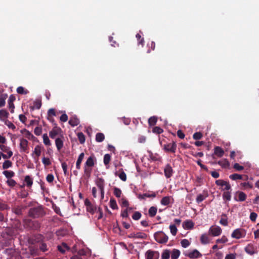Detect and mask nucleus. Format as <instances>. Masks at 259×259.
Returning a JSON list of instances; mask_svg holds the SVG:
<instances>
[{"label": "nucleus", "instance_id": "obj_1", "mask_svg": "<svg viewBox=\"0 0 259 259\" xmlns=\"http://www.w3.org/2000/svg\"><path fill=\"white\" fill-rule=\"evenodd\" d=\"M155 240L159 243L164 244L168 241V236L162 231H158L154 234Z\"/></svg>", "mask_w": 259, "mask_h": 259}, {"label": "nucleus", "instance_id": "obj_2", "mask_svg": "<svg viewBox=\"0 0 259 259\" xmlns=\"http://www.w3.org/2000/svg\"><path fill=\"white\" fill-rule=\"evenodd\" d=\"M96 184L100 190L102 199L104 197L105 181L102 178H98L96 180Z\"/></svg>", "mask_w": 259, "mask_h": 259}, {"label": "nucleus", "instance_id": "obj_3", "mask_svg": "<svg viewBox=\"0 0 259 259\" xmlns=\"http://www.w3.org/2000/svg\"><path fill=\"white\" fill-rule=\"evenodd\" d=\"M177 144L175 142L164 144L163 149L165 152L175 153L177 149Z\"/></svg>", "mask_w": 259, "mask_h": 259}, {"label": "nucleus", "instance_id": "obj_4", "mask_svg": "<svg viewBox=\"0 0 259 259\" xmlns=\"http://www.w3.org/2000/svg\"><path fill=\"white\" fill-rule=\"evenodd\" d=\"M245 235L246 231L245 230L243 229H237L233 232L231 236L232 238L240 239L244 237Z\"/></svg>", "mask_w": 259, "mask_h": 259}, {"label": "nucleus", "instance_id": "obj_5", "mask_svg": "<svg viewBox=\"0 0 259 259\" xmlns=\"http://www.w3.org/2000/svg\"><path fill=\"white\" fill-rule=\"evenodd\" d=\"M215 184L221 186L223 190L228 191L231 189V186L229 182L223 180H218L215 181Z\"/></svg>", "mask_w": 259, "mask_h": 259}, {"label": "nucleus", "instance_id": "obj_6", "mask_svg": "<svg viewBox=\"0 0 259 259\" xmlns=\"http://www.w3.org/2000/svg\"><path fill=\"white\" fill-rule=\"evenodd\" d=\"M159 256L157 251L148 250L145 253L146 259H158Z\"/></svg>", "mask_w": 259, "mask_h": 259}, {"label": "nucleus", "instance_id": "obj_7", "mask_svg": "<svg viewBox=\"0 0 259 259\" xmlns=\"http://www.w3.org/2000/svg\"><path fill=\"white\" fill-rule=\"evenodd\" d=\"M28 141L22 138L20 139V151L28 153Z\"/></svg>", "mask_w": 259, "mask_h": 259}, {"label": "nucleus", "instance_id": "obj_8", "mask_svg": "<svg viewBox=\"0 0 259 259\" xmlns=\"http://www.w3.org/2000/svg\"><path fill=\"white\" fill-rule=\"evenodd\" d=\"M174 170L170 164H167L164 168V176L166 178H170L174 174Z\"/></svg>", "mask_w": 259, "mask_h": 259}, {"label": "nucleus", "instance_id": "obj_9", "mask_svg": "<svg viewBox=\"0 0 259 259\" xmlns=\"http://www.w3.org/2000/svg\"><path fill=\"white\" fill-rule=\"evenodd\" d=\"M222 232L221 228L219 226H211L209 230V234L213 236H218L221 234Z\"/></svg>", "mask_w": 259, "mask_h": 259}, {"label": "nucleus", "instance_id": "obj_10", "mask_svg": "<svg viewBox=\"0 0 259 259\" xmlns=\"http://www.w3.org/2000/svg\"><path fill=\"white\" fill-rule=\"evenodd\" d=\"M185 255L190 258H197L202 256V254L197 249H194L189 253H185Z\"/></svg>", "mask_w": 259, "mask_h": 259}, {"label": "nucleus", "instance_id": "obj_11", "mask_svg": "<svg viewBox=\"0 0 259 259\" xmlns=\"http://www.w3.org/2000/svg\"><path fill=\"white\" fill-rule=\"evenodd\" d=\"M208 196V191L207 190L203 191L202 193L199 194L197 195L196 200L198 203L203 201Z\"/></svg>", "mask_w": 259, "mask_h": 259}, {"label": "nucleus", "instance_id": "obj_12", "mask_svg": "<svg viewBox=\"0 0 259 259\" xmlns=\"http://www.w3.org/2000/svg\"><path fill=\"white\" fill-rule=\"evenodd\" d=\"M16 100L15 97L11 95L9 98L8 100V105H9V108L10 110L11 113H13L14 112V108L15 106L13 103L14 101Z\"/></svg>", "mask_w": 259, "mask_h": 259}, {"label": "nucleus", "instance_id": "obj_13", "mask_svg": "<svg viewBox=\"0 0 259 259\" xmlns=\"http://www.w3.org/2000/svg\"><path fill=\"white\" fill-rule=\"evenodd\" d=\"M246 198V194L243 192L240 191H238L236 193L235 196V199L237 201H244Z\"/></svg>", "mask_w": 259, "mask_h": 259}, {"label": "nucleus", "instance_id": "obj_14", "mask_svg": "<svg viewBox=\"0 0 259 259\" xmlns=\"http://www.w3.org/2000/svg\"><path fill=\"white\" fill-rule=\"evenodd\" d=\"M57 248L58 250L62 253H64L66 250H70V248L65 242H63L61 244L58 245Z\"/></svg>", "mask_w": 259, "mask_h": 259}, {"label": "nucleus", "instance_id": "obj_15", "mask_svg": "<svg viewBox=\"0 0 259 259\" xmlns=\"http://www.w3.org/2000/svg\"><path fill=\"white\" fill-rule=\"evenodd\" d=\"M61 131L60 127H55L49 132V136L51 139H55L56 137L59 134V132Z\"/></svg>", "mask_w": 259, "mask_h": 259}, {"label": "nucleus", "instance_id": "obj_16", "mask_svg": "<svg viewBox=\"0 0 259 259\" xmlns=\"http://www.w3.org/2000/svg\"><path fill=\"white\" fill-rule=\"evenodd\" d=\"M69 124L72 126L74 127L77 126L79 123V120L76 116H72L69 120Z\"/></svg>", "mask_w": 259, "mask_h": 259}, {"label": "nucleus", "instance_id": "obj_17", "mask_svg": "<svg viewBox=\"0 0 259 259\" xmlns=\"http://www.w3.org/2000/svg\"><path fill=\"white\" fill-rule=\"evenodd\" d=\"M194 224L191 220H187L183 222V226L187 230L192 229L194 227Z\"/></svg>", "mask_w": 259, "mask_h": 259}, {"label": "nucleus", "instance_id": "obj_18", "mask_svg": "<svg viewBox=\"0 0 259 259\" xmlns=\"http://www.w3.org/2000/svg\"><path fill=\"white\" fill-rule=\"evenodd\" d=\"M9 115V113L6 110H0V120L5 122L6 120H7Z\"/></svg>", "mask_w": 259, "mask_h": 259}, {"label": "nucleus", "instance_id": "obj_19", "mask_svg": "<svg viewBox=\"0 0 259 259\" xmlns=\"http://www.w3.org/2000/svg\"><path fill=\"white\" fill-rule=\"evenodd\" d=\"M214 153L218 157H221L224 154V151L221 147L217 146L214 148Z\"/></svg>", "mask_w": 259, "mask_h": 259}, {"label": "nucleus", "instance_id": "obj_20", "mask_svg": "<svg viewBox=\"0 0 259 259\" xmlns=\"http://www.w3.org/2000/svg\"><path fill=\"white\" fill-rule=\"evenodd\" d=\"M156 197V194L154 192H150V193H144L143 194H139L138 195V198L140 199H145V198L148 197Z\"/></svg>", "mask_w": 259, "mask_h": 259}, {"label": "nucleus", "instance_id": "obj_21", "mask_svg": "<svg viewBox=\"0 0 259 259\" xmlns=\"http://www.w3.org/2000/svg\"><path fill=\"white\" fill-rule=\"evenodd\" d=\"M55 144L58 151H60L63 147V141L60 138H57L55 140Z\"/></svg>", "mask_w": 259, "mask_h": 259}, {"label": "nucleus", "instance_id": "obj_22", "mask_svg": "<svg viewBox=\"0 0 259 259\" xmlns=\"http://www.w3.org/2000/svg\"><path fill=\"white\" fill-rule=\"evenodd\" d=\"M95 164V161H94V156H90L87 160L84 166H86L87 167H93Z\"/></svg>", "mask_w": 259, "mask_h": 259}, {"label": "nucleus", "instance_id": "obj_23", "mask_svg": "<svg viewBox=\"0 0 259 259\" xmlns=\"http://www.w3.org/2000/svg\"><path fill=\"white\" fill-rule=\"evenodd\" d=\"M43 149V147H42L40 145H36L34 148V150L32 153V156L35 154L37 157H38L41 153V150Z\"/></svg>", "mask_w": 259, "mask_h": 259}, {"label": "nucleus", "instance_id": "obj_24", "mask_svg": "<svg viewBox=\"0 0 259 259\" xmlns=\"http://www.w3.org/2000/svg\"><path fill=\"white\" fill-rule=\"evenodd\" d=\"M84 153H81L79 154V155L77 158V161L76 163V167L77 169H80V164H81V162L84 158Z\"/></svg>", "mask_w": 259, "mask_h": 259}, {"label": "nucleus", "instance_id": "obj_25", "mask_svg": "<svg viewBox=\"0 0 259 259\" xmlns=\"http://www.w3.org/2000/svg\"><path fill=\"white\" fill-rule=\"evenodd\" d=\"M21 133L24 134L25 136L29 140H32L34 138V136L26 129H23L21 131Z\"/></svg>", "mask_w": 259, "mask_h": 259}, {"label": "nucleus", "instance_id": "obj_26", "mask_svg": "<svg viewBox=\"0 0 259 259\" xmlns=\"http://www.w3.org/2000/svg\"><path fill=\"white\" fill-rule=\"evenodd\" d=\"M218 163L223 168H227L230 165L229 162L227 159H223L218 162Z\"/></svg>", "mask_w": 259, "mask_h": 259}, {"label": "nucleus", "instance_id": "obj_27", "mask_svg": "<svg viewBox=\"0 0 259 259\" xmlns=\"http://www.w3.org/2000/svg\"><path fill=\"white\" fill-rule=\"evenodd\" d=\"M24 182L26 183V186L30 188L33 184V179L29 176H26L24 179Z\"/></svg>", "mask_w": 259, "mask_h": 259}, {"label": "nucleus", "instance_id": "obj_28", "mask_svg": "<svg viewBox=\"0 0 259 259\" xmlns=\"http://www.w3.org/2000/svg\"><path fill=\"white\" fill-rule=\"evenodd\" d=\"M40 212H44V211H28L29 215L33 218H38L40 215L42 216L45 214V213H42L40 214Z\"/></svg>", "mask_w": 259, "mask_h": 259}, {"label": "nucleus", "instance_id": "obj_29", "mask_svg": "<svg viewBox=\"0 0 259 259\" xmlns=\"http://www.w3.org/2000/svg\"><path fill=\"white\" fill-rule=\"evenodd\" d=\"M220 223L224 226H226L228 225V218L225 214H223L221 215V219L220 221Z\"/></svg>", "mask_w": 259, "mask_h": 259}, {"label": "nucleus", "instance_id": "obj_30", "mask_svg": "<svg viewBox=\"0 0 259 259\" xmlns=\"http://www.w3.org/2000/svg\"><path fill=\"white\" fill-rule=\"evenodd\" d=\"M180 255V251L177 249L172 250L171 259H178Z\"/></svg>", "mask_w": 259, "mask_h": 259}, {"label": "nucleus", "instance_id": "obj_31", "mask_svg": "<svg viewBox=\"0 0 259 259\" xmlns=\"http://www.w3.org/2000/svg\"><path fill=\"white\" fill-rule=\"evenodd\" d=\"M4 175L8 179H11L15 176V173L12 170H5L3 172Z\"/></svg>", "mask_w": 259, "mask_h": 259}, {"label": "nucleus", "instance_id": "obj_32", "mask_svg": "<svg viewBox=\"0 0 259 259\" xmlns=\"http://www.w3.org/2000/svg\"><path fill=\"white\" fill-rule=\"evenodd\" d=\"M41 238L42 236L40 235H38L36 236H34V238H30L29 239V242L31 244H34L41 240Z\"/></svg>", "mask_w": 259, "mask_h": 259}, {"label": "nucleus", "instance_id": "obj_33", "mask_svg": "<svg viewBox=\"0 0 259 259\" xmlns=\"http://www.w3.org/2000/svg\"><path fill=\"white\" fill-rule=\"evenodd\" d=\"M105 139L104 135L101 133H98L96 135V141L97 142H102Z\"/></svg>", "mask_w": 259, "mask_h": 259}, {"label": "nucleus", "instance_id": "obj_34", "mask_svg": "<svg viewBox=\"0 0 259 259\" xmlns=\"http://www.w3.org/2000/svg\"><path fill=\"white\" fill-rule=\"evenodd\" d=\"M157 121V117L156 116H151L148 119V124L150 126H153L156 124Z\"/></svg>", "mask_w": 259, "mask_h": 259}, {"label": "nucleus", "instance_id": "obj_35", "mask_svg": "<svg viewBox=\"0 0 259 259\" xmlns=\"http://www.w3.org/2000/svg\"><path fill=\"white\" fill-rule=\"evenodd\" d=\"M93 215V217L97 218V220H99L103 217L102 211H90Z\"/></svg>", "mask_w": 259, "mask_h": 259}, {"label": "nucleus", "instance_id": "obj_36", "mask_svg": "<svg viewBox=\"0 0 259 259\" xmlns=\"http://www.w3.org/2000/svg\"><path fill=\"white\" fill-rule=\"evenodd\" d=\"M245 251L250 255H253L255 253L254 248L252 245H248L245 248Z\"/></svg>", "mask_w": 259, "mask_h": 259}, {"label": "nucleus", "instance_id": "obj_37", "mask_svg": "<svg viewBox=\"0 0 259 259\" xmlns=\"http://www.w3.org/2000/svg\"><path fill=\"white\" fill-rule=\"evenodd\" d=\"M240 186L243 189H250L252 188V185L249 182L241 183Z\"/></svg>", "mask_w": 259, "mask_h": 259}, {"label": "nucleus", "instance_id": "obj_38", "mask_svg": "<svg viewBox=\"0 0 259 259\" xmlns=\"http://www.w3.org/2000/svg\"><path fill=\"white\" fill-rule=\"evenodd\" d=\"M7 98V95L2 94L0 96V108L5 105V100Z\"/></svg>", "mask_w": 259, "mask_h": 259}, {"label": "nucleus", "instance_id": "obj_39", "mask_svg": "<svg viewBox=\"0 0 259 259\" xmlns=\"http://www.w3.org/2000/svg\"><path fill=\"white\" fill-rule=\"evenodd\" d=\"M12 162L9 160H7L4 161L3 164V168L4 169H8L12 166Z\"/></svg>", "mask_w": 259, "mask_h": 259}, {"label": "nucleus", "instance_id": "obj_40", "mask_svg": "<svg viewBox=\"0 0 259 259\" xmlns=\"http://www.w3.org/2000/svg\"><path fill=\"white\" fill-rule=\"evenodd\" d=\"M17 92L19 94L26 95L29 92L27 90H25L23 87H19L17 89Z\"/></svg>", "mask_w": 259, "mask_h": 259}, {"label": "nucleus", "instance_id": "obj_41", "mask_svg": "<svg viewBox=\"0 0 259 259\" xmlns=\"http://www.w3.org/2000/svg\"><path fill=\"white\" fill-rule=\"evenodd\" d=\"M43 142L45 145L46 146H50L51 143L49 140V138L47 134H44L42 136Z\"/></svg>", "mask_w": 259, "mask_h": 259}, {"label": "nucleus", "instance_id": "obj_42", "mask_svg": "<svg viewBox=\"0 0 259 259\" xmlns=\"http://www.w3.org/2000/svg\"><path fill=\"white\" fill-rule=\"evenodd\" d=\"M229 178L232 180L235 181L237 180H241L242 179V176L238 174H233L229 176Z\"/></svg>", "mask_w": 259, "mask_h": 259}, {"label": "nucleus", "instance_id": "obj_43", "mask_svg": "<svg viewBox=\"0 0 259 259\" xmlns=\"http://www.w3.org/2000/svg\"><path fill=\"white\" fill-rule=\"evenodd\" d=\"M170 257V252L168 249L164 250L161 254V259H169Z\"/></svg>", "mask_w": 259, "mask_h": 259}, {"label": "nucleus", "instance_id": "obj_44", "mask_svg": "<svg viewBox=\"0 0 259 259\" xmlns=\"http://www.w3.org/2000/svg\"><path fill=\"white\" fill-rule=\"evenodd\" d=\"M77 137L80 144H83L85 142V138L84 134L79 132L77 134Z\"/></svg>", "mask_w": 259, "mask_h": 259}, {"label": "nucleus", "instance_id": "obj_45", "mask_svg": "<svg viewBox=\"0 0 259 259\" xmlns=\"http://www.w3.org/2000/svg\"><path fill=\"white\" fill-rule=\"evenodd\" d=\"M200 241L202 244H206L209 242L208 238L205 234H202L200 237Z\"/></svg>", "mask_w": 259, "mask_h": 259}, {"label": "nucleus", "instance_id": "obj_46", "mask_svg": "<svg viewBox=\"0 0 259 259\" xmlns=\"http://www.w3.org/2000/svg\"><path fill=\"white\" fill-rule=\"evenodd\" d=\"M92 172V168L84 166V172L87 178H90Z\"/></svg>", "mask_w": 259, "mask_h": 259}, {"label": "nucleus", "instance_id": "obj_47", "mask_svg": "<svg viewBox=\"0 0 259 259\" xmlns=\"http://www.w3.org/2000/svg\"><path fill=\"white\" fill-rule=\"evenodd\" d=\"M110 206L112 209H116L118 208L117 205L115 200L112 198L110 199Z\"/></svg>", "mask_w": 259, "mask_h": 259}, {"label": "nucleus", "instance_id": "obj_48", "mask_svg": "<svg viewBox=\"0 0 259 259\" xmlns=\"http://www.w3.org/2000/svg\"><path fill=\"white\" fill-rule=\"evenodd\" d=\"M104 163L105 165H107L110 160H111V156L109 154H106L104 156Z\"/></svg>", "mask_w": 259, "mask_h": 259}, {"label": "nucleus", "instance_id": "obj_49", "mask_svg": "<svg viewBox=\"0 0 259 259\" xmlns=\"http://www.w3.org/2000/svg\"><path fill=\"white\" fill-rule=\"evenodd\" d=\"M114 195L117 198H120L122 194L121 190L117 187L114 188Z\"/></svg>", "mask_w": 259, "mask_h": 259}, {"label": "nucleus", "instance_id": "obj_50", "mask_svg": "<svg viewBox=\"0 0 259 259\" xmlns=\"http://www.w3.org/2000/svg\"><path fill=\"white\" fill-rule=\"evenodd\" d=\"M170 202V198L169 197L166 196L164 197L161 200V203L164 205H168Z\"/></svg>", "mask_w": 259, "mask_h": 259}, {"label": "nucleus", "instance_id": "obj_51", "mask_svg": "<svg viewBox=\"0 0 259 259\" xmlns=\"http://www.w3.org/2000/svg\"><path fill=\"white\" fill-rule=\"evenodd\" d=\"M203 137V135L201 132H196L193 135V138L194 140H198L201 139Z\"/></svg>", "mask_w": 259, "mask_h": 259}, {"label": "nucleus", "instance_id": "obj_52", "mask_svg": "<svg viewBox=\"0 0 259 259\" xmlns=\"http://www.w3.org/2000/svg\"><path fill=\"white\" fill-rule=\"evenodd\" d=\"M152 132L153 133L156 134H160L163 132V130L159 126H155L154 127H153Z\"/></svg>", "mask_w": 259, "mask_h": 259}, {"label": "nucleus", "instance_id": "obj_53", "mask_svg": "<svg viewBox=\"0 0 259 259\" xmlns=\"http://www.w3.org/2000/svg\"><path fill=\"white\" fill-rule=\"evenodd\" d=\"M150 158L153 160V161H159L160 160V157L158 154H153L152 153H151L150 155Z\"/></svg>", "mask_w": 259, "mask_h": 259}, {"label": "nucleus", "instance_id": "obj_54", "mask_svg": "<svg viewBox=\"0 0 259 259\" xmlns=\"http://www.w3.org/2000/svg\"><path fill=\"white\" fill-rule=\"evenodd\" d=\"M1 154L4 159H7L10 158L13 155V152L12 151H8L7 154H5L2 152H1Z\"/></svg>", "mask_w": 259, "mask_h": 259}, {"label": "nucleus", "instance_id": "obj_55", "mask_svg": "<svg viewBox=\"0 0 259 259\" xmlns=\"http://www.w3.org/2000/svg\"><path fill=\"white\" fill-rule=\"evenodd\" d=\"M5 124L7 125L10 128H11L14 130L16 128V126L10 121L9 120H6L5 121Z\"/></svg>", "mask_w": 259, "mask_h": 259}, {"label": "nucleus", "instance_id": "obj_56", "mask_svg": "<svg viewBox=\"0 0 259 259\" xmlns=\"http://www.w3.org/2000/svg\"><path fill=\"white\" fill-rule=\"evenodd\" d=\"M147 237V235L142 232H138L136 233V238H141V239H146Z\"/></svg>", "mask_w": 259, "mask_h": 259}, {"label": "nucleus", "instance_id": "obj_57", "mask_svg": "<svg viewBox=\"0 0 259 259\" xmlns=\"http://www.w3.org/2000/svg\"><path fill=\"white\" fill-rule=\"evenodd\" d=\"M181 245L184 248H186L190 244V242L186 239H183L181 241Z\"/></svg>", "mask_w": 259, "mask_h": 259}, {"label": "nucleus", "instance_id": "obj_58", "mask_svg": "<svg viewBox=\"0 0 259 259\" xmlns=\"http://www.w3.org/2000/svg\"><path fill=\"white\" fill-rule=\"evenodd\" d=\"M169 229L170 230V233L172 235L175 236L177 232V228L175 225H171L169 226Z\"/></svg>", "mask_w": 259, "mask_h": 259}, {"label": "nucleus", "instance_id": "obj_59", "mask_svg": "<svg viewBox=\"0 0 259 259\" xmlns=\"http://www.w3.org/2000/svg\"><path fill=\"white\" fill-rule=\"evenodd\" d=\"M42 163L45 166H49L51 164V162L49 158H47V157H43V158L42 159Z\"/></svg>", "mask_w": 259, "mask_h": 259}, {"label": "nucleus", "instance_id": "obj_60", "mask_svg": "<svg viewBox=\"0 0 259 259\" xmlns=\"http://www.w3.org/2000/svg\"><path fill=\"white\" fill-rule=\"evenodd\" d=\"M56 116L55 110L53 108L50 109L48 111V116L53 117Z\"/></svg>", "mask_w": 259, "mask_h": 259}, {"label": "nucleus", "instance_id": "obj_61", "mask_svg": "<svg viewBox=\"0 0 259 259\" xmlns=\"http://www.w3.org/2000/svg\"><path fill=\"white\" fill-rule=\"evenodd\" d=\"M223 198L224 199H226L227 200H230L231 199V193L230 192H229L228 191L225 192L223 193Z\"/></svg>", "mask_w": 259, "mask_h": 259}, {"label": "nucleus", "instance_id": "obj_62", "mask_svg": "<svg viewBox=\"0 0 259 259\" xmlns=\"http://www.w3.org/2000/svg\"><path fill=\"white\" fill-rule=\"evenodd\" d=\"M7 183L9 186L12 187H14L17 184L14 180L11 179H8L7 181Z\"/></svg>", "mask_w": 259, "mask_h": 259}, {"label": "nucleus", "instance_id": "obj_63", "mask_svg": "<svg viewBox=\"0 0 259 259\" xmlns=\"http://www.w3.org/2000/svg\"><path fill=\"white\" fill-rule=\"evenodd\" d=\"M9 208L7 204L3 201H0V209L1 210H5L8 209Z\"/></svg>", "mask_w": 259, "mask_h": 259}, {"label": "nucleus", "instance_id": "obj_64", "mask_svg": "<svg viewBox=\"0 0 259 259\" xmlns=\"http://www.w3.org/2000/svg\"><path fill=\"white\" fill-rule=\"evenodd\" d=\"M233 168L237 171H241L244 169V167L240 165L238 163H235L234 164Z\"/></svg>", "mask_w": 259, "mask_h": 259}]
</instances>
